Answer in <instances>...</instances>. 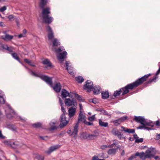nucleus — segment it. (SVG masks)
I'll return each mask as SVG.
<instances>
[{"mask_svg": "<svg viewBox=\"0 0 160 160\" xmlns=\"http://www.w3.org/2000/svg\"><path fill=\"white\" fill-rule=\"evenodd\" d=\"M151 75V74L150 73L146 74L138 78L135 82L128 84L124 87L121 88L119 90L115 91L113 96L110 97L111 99H115L117 96H119L122 92V95H124L127 94L129 92V90H132L133 89L137 88L146 81Z\"/></svg>", "mask_w": 160, "mask_h": 160, "instance_id": "obj_1", "label": "nucleus"}, {"mask_svg": "<svg viewBox=\"0 0 160 160\" xmlns=\"http://www.w3.org/2000/svg\"><path fill=\"white\" fill-rule=\"evenodd\" d=\"M48 0H41L39 7L41 9H42V13L44 22L45 23L49 24L52 22L53 19L52 17L49 15V14L51 13L50 8H44Z\"/></svg>", "mask_w": 160, "mask_h": 160, "instance_id": "obj_2", "label": "nucleus"}, {"mask_svg": "<svg viewBox=\"0 0 160 160\" xmlns=\"http://www.w3.org/2000/svg\"><path fill=\"white\" fill-rule=\"evenodd\" d=\"M47 31L48 32V39L52 40V50L54 51L55 48L60 45V42L57 38H54V33L52 28L50 26L48 25L46 27Z\"/></svg>", "mask_w": 160, "mask_h": 160, "instance_id": "obj_3", "label": "nucleus"}, {"mask_svg": "<svg viewBox=\"0 0 160 160\" xmlns=\"http://www.w3.org/2000/svg\"><path fill=\"white\" fill-rule=\"evenodd\" d=\"M29 72L30 74L32 76L40 78L42 80L45 82L49 84L50 86H52V78H50L47 76L35 73L31 70H29Z\"/></svg>", "mask_w": 160, "mask_h": 160, "instance_id": "obj_4", "label": "nucleus"}, {"mask_svg": "<svg viewBox=\"0 0 160 160\" xmlns=\"http://www.w3.org/2000/svg\"><path fill=\"white\" fill-rule=\"evenodd\" d=\"M133 120L138 123H139L142 125H148L152 127L153 124L152 122L147 121L143 116H135Z\"/></svg>", "mask_w": 160, "mask_h": 160, "instance_id": "obj_5", "label": "nucleus"}, {"mask_svg": "<svg viewBox=\"0 0 160 160\" xmlns=\"http://www.w3.org/2000/svg\"><path fill=\"white\" fill-rule=\"evenodd\" d=\"M63 106H61L62 111L63 113L61 115L60 117V122L61 123L59 125V127L61 128H62L65 126L68 123V121L66 120V118L65 117V115L67 113L66 112Z\"/></svg>", "mask_w": 160, "mask_h": 160, "instance_id": "obj_6", "label": "nucleus"}, {"mask_svg": "<svg viewBox=\"0 0 160 160\" xmlns=\"http://www.w3.org/2000/svg\"><path fill=\"white\" fill-rule=\"evenodd\" d=\"M156 153L155 148L152 147L148 148L145 152V155L148 153L150 156V157L147 158L151 159L152 158H154L156 160H160V158L158 156H154Z\"/></svg>", "mask_w": 160, "mask_h": 160, "instance_id": "obj_7", "label": "nucleus"}, {"mask_svg": "<svg viewBox=\"0 0 160 160\" xmlns=\"http://www.w3.org/2000/svg\"><path fill=\"white\" fill-rule=\"evenodd\" d=\"M138 156L142 160H145L147 159V158L150 157V156L148 153L145 155V152H142L140 153L137 152L134 154H132L128 158V160H132L136 158V157Z\"/></svg>", "mask_w": 160, "mask_h": 160, "instance_id": "obj_8", "label": "nucleus"}, {"mask_svg": "<svg viewBox=\"0 0 160 160\" xmlns=\"http://www.w3.org/2000/svg\"><path fill=\"white\" fill-rule=\"evenodd\" d=\"M79 125L75 123L73 128H70L67 131V133L71 136H73V138L76 139L78 131Z\"/></svg>", "mask_w": 160, "mask_h": 160, "instance_id": "obj_9", "label": "nucleus"}, {"mask_svg": "<svg viewBox=\"0 0 160 160\" xmlns=\"http://www.w3.org/2000/svg\"><path fill=\"white\" fill-rule=\"evenodd\" d=\"M85 83V84L83 86V89L87 90L88 92H90L93 87L92 82L90 80H87Z\"/></svg>", "mask_w": 160, "mask_h": 160, "instance_id": "obj_10", "label": "nucleus"}, {"mask_svg": "<svg viewBox=\"0 0 160 160\" xmlns=\"http://www.w3.org/2000/svg\"><path fill=\"white\" fill-rule=\"evenodd\" d=\"M61 146V145H57L51 146L49 148L48 150L45 152V153L48 155H49L53 151L58 149L60 148Z\"/></svg>", "mask_w": 160, "mask_h": 160, "instance_id": "obj_11", "label": "nucleus"}, {"mask_svg": "<svg viewBox=\"0 0 160 160\" xmlns=\"http://www.w3.org/2000/svg\"><path fill=\"white\" fill-rule=\"evenodd\" d=\"M127 118L128 116H124L117 120L113 121L112 122L115 126H117L119 125L121 122H124Z\"/></svg>", "mask_w": 160, "mask_h": 160, "instance_id": "obj_12", "label": "nucleus"}, {"mask_svg": "<svg viewBox=\"0 0 160 160\" xmlns=\"http://www.w3.org/2000/svg\"><path fill=\"white\" fill-rule=\"evenodd\" d=\"M65 103L68 106H70L72 105L75 106V105L77 104V102L74 98H72V100L69 98H66L65 101Z\"/></svg>", "mask_w": 160, "mask_h": 160, "instance_id": "obj_13", "label": "nucleus"}, {"mask_svg": "<svg viewBox=\"0 0 160 160\" xmlns=\"http://www.w3.org/2000/svg\"><path fill=\"white\" fill-rule=\"evenodd\" d=\"M86 120V116L84 115L81 111H80L79 115L78 116V120L76 124L79 125L81 122H83L84 123V121Z\"/></svg>", "mask_w": 160, "mask_h": 160, "instance_id": "obj_14", "label": "nucleus"}, {"mask_svg": "<svg viewBox=\"0 0 160 160\" xmlns=\"http://www.w3.org/2000/svg\"><path fill=\"white\" fill-rule=\"evenodd\" d=\"M67 53L66 51H63L62 52H60L57 56L58 59L62 63L64 59L67 58Z\"/></svg>", "mask_w": 160, "mask_h": 160, "instance_id": "obj_15", "label": "nucleus"}, {"mask_svg": "<svg viewBox=\"0 0 160 160\" xmlns=\"http://www.w3.org/2000/svg\"><path fill=\"white\" fill-rule=\"evenodd\" d=\"M99 134L98 132H94L92 134H89L88 135V140H92L94 139L98 136Z\"/></svg>", "mask_w": 160, "mask_h": 160, "instance_id": "obj_16", "label": "nucleus"}, {"mask_svg": "<svg viewBox=\"0 0 160 160\" xmlns=\"http://www.w3.org/2000/svg\"><path fill=\"white\" fill-rule=\"evenodd\" d=\"M53 89L56 92H60L62 86L60 82L56 83L53 86Z\"/></svg>", "mask_w": 160, "mask_h": 160, "instance_id": "obj_17", "label": "nucleus"}, {"mask_svg": "<svg viewBox=\"0 0 160 160\" xmlns=\"http://www.w3.org/2000/svg\"><path fill=\"white\" fill-rule=\"evenodd\" d=\"M5 96L4 92L0 90V103L3 104L5 102Z\"/></svg>", "mask_w": 160, "mask_h": 160, "instance_id": "obj_18", "label": "nucleus"}, {"mask_svg": "<svg viewBox=\"0 0 160 160\" xmlns=\"http://www.w3.org/2000/svg\"><path fill=\"white\" fill-rule=\"evenodd\" d=\"M157 78L158 77L156 76H154L153 78H150L148 81L144 83V87L148 86V84H150L153 82H156Z\"/></svg>", "mask_w": 160, "mask_h": 160, "instance_id": "obj_19", "label": "nucleus"}, {"mask_svg": "<svg viewBox=\"0 0 160 160\" xmlns=\"http://www.w3.org/2000/svg\"><path fill=\"white\" fill-rule=\"evenodd\" d=\"M13 36L12 35H10L8 34H6V35L2 36H1V38L3 39V40L6 41H10L13 38Z\"/></svg>", "mask_w": 160, "mask_h": 160, "instance_id": "obj_20", "label": "nucleus"}, {"mask_svg": "<svg viewBox=\"0 0 160 160\" xmlns=\"http://www.w3.org/2000/svg\"><path fill=\"white\" fill-rule=\"evenodd\" d=\"M76 108L73 107H71L68 110V115L70 118H71L75 114Z\"/></svg>", "mask_w": 160, "mask_h": 160, "instance_id": "obj_21", "label": "nucleus"}, {"mask_svg": "<svg viewBox=\"0 0 160 160\" xmlns=\"http://www.w3.org/2000/svg\"><path fill=\"white\" fill-rule=\"evenodd\" d=\"M65 65L66 67V69L69 73L71 74L73 73V68L68 65V63L67 61H66Z\"/></svg>", "mask_w": 160, "mask_h": 160, "instance_id": "obj_22", "label": "nucleus"}, {"mask_svg": "<svg viewBox=\"0 0 160 160\" xmlns=\"http://www.w3.org/2000/svg\"><path fill=\"white\" fill-rule=\"evenodd\" d=\"M121 128L122 129L123 131L129 133H134L135 132V129H133L127 128L125 129L126 128L122 126H121Z\"/></svg>", "mask_w": 160, "mask_h": 160, "instance_id": "obj_23", "label": "nucleus"}, {"mask_svg": "<svg viewBox=\"0 0 160 160\" xmlns=\"http://www.w3.org/2000/svg\"><path fill=\"white\" fill-rule=\"evenodd\" d=\"M100 87L98 86H95L93 87L92 88V91L94 94H98L100 93Z\"/></svg>", "mask_w": 160, "mask_h": 160, "instance_id": "obj_24", "label": "nucleus"}, {"mask_svg": "<svg viewBox=\"0 0 160 160\" xmlns=\"http://www.w3.org/2000/svg\"><path fill=\"white\" fill-rule=\"evenodd\" d=\"M119 148L118 147H117V148H112L109 149L108 151V155H114L116 153V150Z\"/></svg>", "mask_w": 160, "mask_h": 160, "instance_id": "obj_25", "label": "nucleus"}, {"mask_svg": "<svg viewBox=\"0 0 160 160\" xmlns=\"http://www.w3.org/2000/svg\"><path fill=\"white\" fill-rule=\"evenodd\" d=\"M69 92L65 89H63L62 91L61 96L62 98H66L67 97L69 96Z\"/></svg>", "mask_w": 160, "mask_h": 160, "instance_id": "obj_26", "label": "nucleus"}, {"mask_svg": "<svg viewBox=\"0 0 160 160\" xmlns=\"http://www.w3.org/2000/svg\"><path fill=\"white\" fill-rule=\"evenodd\" d=\"M102 98L103 99H106L109 97V94L108 91H103L101 93Z\"/></svg>", "mask_w": 160, "mask_h": 160, "instance_id": "obj_27", "label": "nucleus"}, {"mask_svg": "<svg viewBox=\"0 0 160 160\" xmlns=\"http://www.w3.org/2000/svg\"><path fill=\"white\" fill-rule=\"evenodd\" d=\"M99 125L101 127H107L108 126V123L107 122H103L101 119L99 120Z\"/></svg>", "mask_w": 160, "mask_h": 160, "instance_id": "obj_28", "label": "nucleus"}, {"mask_svg": "<svg viewBox=\"0 0 160 160\" xmlns=\"http://www.w3.org/2000/svg\"><path fill=\"white\" fill-rule=\"evenodd\" d=\"M12 57L14 58V59L17 60L20 63H21L22 65H23V64L21 62L17 54L16 53H11Z\"/></svg>", "mask_w": 160, "mask_h": 160, "instance_id": "obj_29", "label": "nucleus"}, {"mask_svg": "<svg viewBox=\"0 0 160 160\" xmlns=\"http://www.w3.org/2000/svg\"><path fill=\"white\" fill-rule=\"evenodd\" d=\"M55 122H51L50 123L51 127L49 129V131H52L57 129L58 127L55 126H52V125H55Z\"/></svg>", "mask_w": 160, "mask_h": 160, "instance_id": "obj_30", "label": "nucleus"}, {"mask_svg": "<svg viewBox=\"0 0 160 160\" xmlns=\"http://www.w3.org/2000/svg\"><path fill=\"white\" fill-rule=\"evenodd\" d=\"M75 80L78 83H81L84 81V79L81 76H78L75 78Z\"/></svg>", "mask_w": 160, "mask_h": 160, "instance_id": "obj_31", "label": "nucleus"}, {"mask_svg": "<svg viewBox=\"0 0 160 160\" xmlns=\"http://www.w3.org/2000/svg\"><path fill=\"white\" fill-rule=\"evenodd\" d=\"M88 134L86 132H82L81 135V138L82 139L88 140Z\"/></svg>", "mask_w": 160, "mask_h": 160, "instance_id": "obj_32", "label": "nucleus"}, {"mask_svg": "<svg viewBox=\"0 0 160 160\" xmlns=\"http://www.w3.org/2000/svg\"><path fill=\"white\" fill-rule=\"evenodd\" d=\"M13 49L14 48L13 47H8L7 45H5L4 49L8 51L11 53H12L13 50Z\"/></svg>", "mask_w": 160, "mask_h": 160, "instance_id": "obj_33", "label": "nucleus"}, {"mask_svg": "<svg viewBox=\"0 0 160 160\" xmlns=\"http://www.w3.org/2000/svg\"><path fill=\"white\" fill-rule=\"evenodd\" d=\"M42 63L43 64L47 65L48 67H51V63L48 59H45L43 61Z\"/></svg>", "mask_w": 160, "mask_h": 160, "instance_id": "obj_34", "label": "nucleus"}, {"mask_svg": "<svg viewBox=\"0 0 160 160\" xmlns=\"http://www.w3.org/2000/svg\"><path fill=\"white\" fill-rule=\"evenodd\" d=\"M42 124L40 122H38L32 124V126L34 128H39L42 127Z\"/></svg>", "mask_w": 160, "mask_h": 160, "instance_id": "obj_35", "label": "nucleus"}, {"mask_svg": "<svg viewBox=\"0 0 160 160\" xmlns=\"http://www.w3.org/2000/svg\"><path fill=\"white\" fill-rule=\"evenodd\" d=\"M24 61L26 63H28V64H29V65L32 66L34 67H36L35 65L33 63H32L31 62L29 61V60L28 59H24Z\"/></svg>", "mask_w": 160, "mask_h": 160, "instance_id": "obj_36", "label": "nucleus"}, {"mask_svg": "<svg viewBox=\"0 0 160 160\" xmlns=\"http://www.w3.org/2000/svg\"><path fill=\"white\" fill-rule=\"evenodd\" d=\"M75 97L77 98V99L80 101H83V100L82 99V97L81 96H79L77 94H75Z\"/></svg>", "mask_w": 160, "mask_h": 160, "instance_id": "obj_37", "label": "nucleus"}, {"mask_svg": "<svg viewBox=\"0 0 160 160\" xmlns=\"http://www.w3.org/2000/svg\"><path fill=\"white\" fill-rule=\"evenodd\" d=\"M117 134L116 136L118 137V138H119L120 140L122 138V136L123 135L122 134L121 132H119L118 130L117 131Z\"/></svg>", "mask_w": 160, "mask_h": 160, "instance_id": "obj_38", "label": "nucleus"}, {"mask_svg": "<svg viewBox=\"0 0 160 160\" xmlns=\"http://www.w3.org/2000/svg\"><path fill=\"white\" fill-rule=\"evenodd\" d=\"M84 124L87 126H93V123L90 122H88L86 120H85L84 121Z\"/></svg>", "mask_w": 160, "mask_h": 160, "instance_id": "obj_39", "label": "nucleus"}, {"mask_svg": "<svg viewBox=\"0 0 160 160\" xmlns=\"http://www.w3.org/2000/svg\"><path fill=\"white\" fill-rule=\"evenodd\" d=\"M143 139L142 138H138L135 140V142L136 143H139L140 142H143Z\"/></svg>", "mask_w": 160, "mask_h": 160, "instance_id": "obj_40", "label": "nucleus"}, {"mask_svg": "<svg viewBox=\"0 0 160 160\" xmlns=\"http://www.w3.org/2000/svg\"><path fill=\"white\" fill-rule=\"evenodd\" d=\"M95 118V115H92L91 117H89L88 118V120L90 121H93Z\"/></svg>", "mask_w": 160, "mask_h": 160, "instance_id": "obj_41", "label": "nucleus"}, {"mask_svg": "<svg viewBox=\"0 0 160 160\" xmlns=\"http://www.w3.org/2000/svg\"><path fill=\"white\" fill-rule=\"evenodd\" d=\"M92 160H105L104 159H101L98 158V157L96 155H94L92 158Z\"/></svg>", "mask_w": 160, "mask_h": 160, "instance_id": "obj_42", "label": "nucleus"}, {"mask_svg": "<svg viewBox=\"0 0 160 160\" xmlns=\"http://www.w3.org/2000/svg\"><path fill=\"white\" fill-rule=\"evenodd\" d=\"M37 159L38 160H44V157L42 155H38L37 156Z\"/></svg>", "mask_w": 160, "mask_h": 160, "instance_id": "obj_43", "label": "nucleus"}, {"mask_svg": "<svg viewBox=\"0 0 160 160\" xmlns=\"http://www.w3.org/2000/svg\"><path fill=\"white\" fill-rule=\"evenodd\" d=\"M102 113L104 115H106L108 116H110L108 112L105 110L103 109V110H102Z\"/></svg>", "mask_w": 160, "mask_h": 160, "instance_id": "obj_44", "label": "nucleus"}, {"mask_svg": "<svg viewBox=\"0 0 160 160\" xmlns=\"http://www.w3.org/2000/svg\"><path fill=\"white\" fill-rule=\"evenodd\" d=\"M55 52L57 53H58L59 52H60L62 51V50L61 49V48H58V49H56L55 48V49L54 50Z\"/></svg>", "mask_w": 160, "mask_h": 160, "instance_id": "obj_45", "label": "nucleus"}, {"mask_svg": "<svg viewBox=\"0 0 160 160\" xmlns=\"http://www.w3.org/2000/svg\"><path fill=\"white\" fill-rule=\"evenodd\" d=\"M145 126H149L148 125H142V126H140L139 127H137V128L138 129H145Z\"/></svg>", "mask_w": 160, "mask_h": 160, "instance_id": "obj_46", "label": "nucleus"}, {"mask_svg": "<svg viewBox=\"0 0 160 160\" xmlns=\"http://www.w3.org/2000/svg\"><path fill=\"white\" fill-rule=\"evenodd\" d=\"M158 65L159 67V68L155 74L156 76L158 75L160 73V62L158 63Z\"/></svg>", "mask_w": 160, "mask_h": 160, "instance_id": "obj_47", "label": "nucleus"}, {"mask_svg": "<svg viewBox=\"0 0 160 160\" xmlns=\"http://www.w3.org/2000/svg\"><path fill=\"white\" fill-rule=\"evenodd\" d=\"M6 7L5 6H3L0 8V12H3L6 10Z\"/></svg>", "mask_w": 160, "mask_h": 160, "instance_id": "obj_48", "label": "nucleus"}, {"mask_svg": "<svg viewBox=\"0 0 160 160\" xmlns=\"http://www.w3.org/2000/svg\"><path fill=\"white\" fill-rule=\"evenodd\" d=\"M6 116L9 119H10L12 117V116L11 113L6 114Z\"/></svg>", "mask_w": 160, "mask_h": 160, "instance_id": "obj_49", "label": "nucleus"}, {"mask_svg": "<svg viewBox=\"0 0 160 160\" xmlns=\"http://www.w3.org/2000/svg\"><path fill=\"white\" fill-rule=\"evenodd\" d=\"M5 47V45H4L3 44H0V50H2L3 49H4V48Z\"/></svg>", "mask_w": 160, "mask_h": 160, "instance_id": "obj_50", "label": "nucleus"}, {"mask_svg": "<svg viewBox=\"0 0 160 160\" xmlns=\"http://www.w3.org/2000/svg\"><path fill=\"white\" fill-rule=\"evenodd\" d=\"M5 138V137L2 135V131L0 130V138L4 139Z\"/></svg>", "mask_w": 160, "mask_h": 160, "instance_id": "obj_51", "label": "nucleus"}, {"mask_svg": "<svg viewBox=\"0 0 160 160\" xmlns=\"http://www.w3.org/2000/svg\"><path fill=\"white\" fill-rule=\"evenodd\" d=\"M26 35H24L23 34H21L18 35V38H21L22 37H25Z\"/></svg>", "mask_w": 160, "mask_h": 160, "instance_id": "obj_52", "label": "nucleus"}, {"mask_svg": "<svg viewBox=\"0 0 160 160\" xmlns=\"http://www.w3.org/2000/svg\"><path fill=\"white\" fill-rule=\"evenodd\" d=\"M108 146L106 145H102L101 146V148L102 149H105L106 148H108Z\"/></svg>", "mask_w": 160, "mask_h": 160, "instance_id": "obj_53", "label": "nucleus"}, {"mask_svg": "<svg viewBox=\"0 0 160 160\" xmlns=\"http://www.w3.org/2000/svg\"><path fill=\"white\" fill-rule=\"evenodd\" d=\"M59 102L60 103L61 106H64L63 102L60 98H59Z\"/></svg>", "mask_w": 160, "mask_h": 160, "instance_id": "obj_54", "label": "nucleus"}, {"mask_svg": "<svg viewBox=\"0 0 160 160\" xmlns=\"http://www.w3.org/2000/svg\"><path fill=\"white\" fill-rule=\"evenodd\" d=\"M14 18L13 16L12 15H9L8 18L9 19V20H11L13 19Z\"/></svg>", "mask_w": 160, "mask_h": 160, "instance_id": "obj_55", "label": "nucleus"}, {"mask_svg": "<svg viewBox=\"0 0 160 160\" xmlns=\"http://www.w3.org/2000/svg\"><path fill=\"white\" fill-rule=\"evenodd\" d=\"M133 138H134V139H137L138 138H139V137L137 135L136 133H135L133 134Z\"/></svg>", "mask_w": 160, "mask_h": 160, "instance_id": "obj_56", "label": "nucleus"}, {"mask_svg": "<svg viewBox=\"0 0 160 160\" xmlns=\"http://www.w3.org/2000/svg\"><path fill=\"white\" fill-rule=\"evenodd\" d=\"M116 145L115 143H113L110 145L108 146V148H111L113 147L114 145Z\"/></svg>", "mask_w": 160, "mask_h": 160, "instance_id": "obj_57", "label": "nucleus"}, {"mask_svg": "<svg viewBox=\"0 0 160 160\" xmlns=\"http://www.w3.org/2000/svg\"><path fill=\"white\" fill-rule=\"evenodd\" d=\"M145 129L149 131L150 130H152L153 129L152 128H148V127H146V126H145Z\"/></svg>", "mask_w": 160, "mask_h": 160, "instance_id": "obj_58", "label": "nucleus"}, {"mask_svg": "<svg viewBox=\"0 0 160 160\" xmlns=\"http://www.w3.org/2000/svg\"><path fill=\"white\" fill-rule=\"evenodd\" d=\"M118 131V130H113L112 131V132L113 133L115 136H116V135L117 134V131Z\"/></svg>", "mask_w": 160, "mask_h": 160, "instance_id": "obj_59", "label": "nucleus"}, {"mask_svg": "<svg viewBox=\"0 0 160 160\" xmlns=\"http://www.w3.org/2000/svg\"><path fill=\"white\" fill-rule=\"evenodd\" d=\"M0 26L1 27H4L5 26V25L2 22H0Z\"/></svg>", "mask_w": 160, "mask_h": 160, "instance_id": "obj_60", "label": "nucleus"}, {"mask_svg": "<svg viewBox=\"0 0 160 160\" xmlns=\"http://www.w3.org/2000/svg\"><path fill=\"white\" fill-rule=\"evenodd\" d=\"M22 32V34H24V35H26V34L27 33V31L26 29H24V30H23Z\"/></svg>", "mask_w": 160, "mask_h": 160, "instance_id": "obj_61", "label": "nucleus"}, {"mask_svg": "<svg viewBox=\"0 0 160 160\" xmlns=\"http://www.w3.org/2000/svg\"><path fill=\"white\" fill-rule=\"evenodd\" d=\"M156 124L157 126H160V122L159 121H157L156 122Z\"/></svg>", "mask_w": 160, "mask_h": 160, "instance_id": "obj_62", "label": "nucleus"}, {"mask_svg": "<svg viewBox=\"0 0 160 160\" xmlns=\"http://www.w3.org/2000/svg\"><path fill=\"white\" fill-rule=\"evenodd\" d=\"M156 139H158V140L160 139V133L159 134L157 135V136L156 137Z\"/></svg>", "mask_w": 160, "mask_h": 160, "instance_id": "obj_63", "label": "nucleus"}, {"mask_svg": "<svg viewBox=\"0 0 160 160\" xmlns=\"http://www.w3.org/2000/svg\"><path fill=\"white\" fill-rule=\"evenodd\" d=\"M0 160H5V158L3 156H2V157L0 156Z\"/></svg>", "mask_w": 160, "mask_h": 160, "instance_id": "obj_64", "label": "nucleus"}]
</instances>
